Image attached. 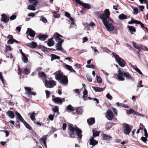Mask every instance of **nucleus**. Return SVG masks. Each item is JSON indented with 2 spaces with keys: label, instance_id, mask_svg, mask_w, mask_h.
<instances>
[{
  "label": "nucleus",
  "instance_id": "nucleus-18",
  "mask_svg": "<svg viewBox=\"0 0 148 148\" xmlns=\"http://www.w3.org/2000/svg\"><path fill=\"white\" fill-rule=\"evenodd\" d=\"M26 45L27 46L31 48H35L36 47L37 44L36 42H32L31 43H30L27 44Z\"/></svg>",
  "mask_w": 148,
  "mask_h": 148
},
{
  "label": "nucleus",
  "instance_id": "nucleus-29",
  "mask_svg": "<svg viewBox=\"0 0 148 148\" xmlns=\"http://www.w3.org/2000/svg\"><path fill=\"white\" fill-rule=\"evenodd\" d=\"M92 88L96 92H99L102 91L104 89L103 88L100 87H96L94 86H92Z\"/></svg>",
  "mask_w": 148,
  "mask_h": 148
},
{
  "label": "nucleus",
  "instance_id": "nucleus-64",
  "mask_svg": "<svg viewBox=\"0 0 148 148\" xmlns=\"http://www.w3.org/2000/svg\"><path fill=\"white\" fill-rule=\"evenodd\" d=\"M16 17V15H12L10 17V20H13L15 19Z\"/></svg>",
  "mask_w": 148,
  "mask_h": 148
},
{
  "label": "nucleus",
  "instance_id": "nucleus-2",
  "mask_svg": "<svg viewBox=\"0 0 148 148\" xmlns=\"http://www.w3.org/2000/svg\"><path fill=\"white\" fill-rule=\"evenodd\" d=\"M68 126V134L70 137L74 138L77 135L78 138L81 140L82 136V130L77 126L73 127V125L71 124H69Z\"/></svg>",
  "mask_w": 148,
  "mask_h": 148
},
{
  "label": "nucleus",
  "instance_id": "nucleus-36",
  "mask_svg": "<svg viewBox=\"0 0 148 148\" xmlns=\"http://www.w3.org/2000/svg\"><path fill=\"white\" fill-rule=\"evenodd\" d=\"M35 5H29L28 6L27 9L29 10H34L36 9Z\"/></svg>",
  "mask_w": 148,
  "mask_h": 148
},
{
  "label": "nucleus",
  "instance_id": "nucleus-53",
  "mask_svg": "<svg viewBox=\"0 0 148 148\" xmlns=\"http://www.w3.org/2000/svg\"><path fill=\"white\" fill-rule=\"evenodd\" d=\"M45 92L46 95V98H49L50 97V92L47 90H46L45 91Z\"/></svg>",
  "mask_w": 148,
  "mask_h": 148
},
{
  "label": "nucleus",
  "instance_id": "nucleus-33",
  "mask_svg": "<svg viewBox=\"0 0 148 148\" xmlns=\"http://www.w3.org/2000/svg\"><path fill=\"white\" fill-rule=\"evenodd\" d=\"M93 132V137L94 138V137H95L97 136H99L100 132L97 131H95L94 130H93L92 131Z\"/></svg>",
  "mask_w": 148,
  "mask_h": 148
},
{
  "label": "nucleus",
  "instance_id": "nucleus-24",
  "mask_svg": "<svg viewBox=\"0 0 148 148\" xmlns=\"http://www.w3.org/2000/svg\"><path fill=\"white\" fill-rule=\"evenodd\" d=\"M83 92V98L84 101H86L87 99V97L88 95V91L85 88Z\"/></svg>",
  "mask_w": 148,
  "mask_h": 148
},
{
  "label": "nucleus",
  "instance_id": "nucleus-51",
  "mask_svg": "<svg viewBox=\"0 0 148 148\" xmlns=\"http://www.w3.org/2000/svg\"><path fill=\"white\" fill-rule=\"evenodd\" d=\"M101 13V12H98V11H96L94 13V14L95 16L98 17H100V14Z\"/></svg>",
  "mask_w": 148,
  "mask_h": 148
},
{
  "label": "nucleus",
  "instance_id": "nucleus-57",
  "mask_svg": "<svg viewBox=\"0 0 148 148\" xmlns=\"http://www.w3.org/2000/svg\"><path fill=\"white\" fill-rule=\"evenodd\" d=\"M137 24H140L141 27L143 29L145 27L144 24L139 21H138Z\"/></svg>",
  "mask_w": 148,
  "mask_h": 148
},
{
  "label": "nucleus",
  "instance_id": "nucleus-27",
  "mask_svg": "<svg viewBox=\"0 0 148 148\" xmlns=\"http://www.w3.org/2000/svg\"><path fill=\"white\" fill-rule=\"evenodd\" d=\"M8 116L11 118H14L15 117V115L14 112L12 111L8 110L6 113Z\"/></svg>",
  "mask_w": 148,
  "mask_h": 148
},
{
  "label": "nucleus",
  "instance_id": "nucleus-46",
  "mask_svg": "<svg viewBox=\"0 0 148 148\" xmlns=\"http://www.w3.org/2000/svg\"><path fill=\"white\" fill-rule=\"evenodd\" d=\"M86 26L87 27L88 29H89V28H90V27H93L95 26V24L93 22H92L90 23V24H86Z\"/></svg>",
  "mask_w": 148,
  "mask_h": 148
},
{
  "label": "nucleus",
  "instance_id": "nucleus-58",
  "mask_svg": "<svg viewBox=\"0 0 148 148\" xmlns=\"http://www.w3.org/2000/svg\"><path fill=\"white\" fill-rule=\"evenodd\" d=\"M0 79H1L3 83L4 84V79H3L2 73L1 72H0Z\"/></svg>",
  "mask_w": 148,
  "mask_h": 148
},
{
  "label": "nucleus",
  "instance_id": "nucleus-22",
  "mask_svg": "<svg viewBox=\"0 0 148 148\" xmlns=\"http://www.w3.org/2000/svg\"><path fill=\"white\" fill-rule=\"evenodd\" d=\"M65 67L71 72L76 73V71L73 69V68L71 66L67 64H65Z\"/></svg>",
  "mask_w": 148,
  "mask_h": 148
},
{
  "label": "nucleus",
  "instance_id": "nucleus-26",
  "mask_svg": "<svg viewBox=\"0 0 148 148\" xmlns=\"http://www.w3.org/2000/svg\"><path fill=\"white\" fill-rule=\"evenodd\" d=\"M127 27L130 31L131 34H134L133 32L134 33L136 31V29L134 28V26H131L128 25Z\"/></svg>",
  "mask_w": 148,
  "mask_h": 148
},
{
  "label": "nucleus",
  "instance_id": "nucleus-11",
  "mask_svg": "<svg viewBox=\"0 0 148 148\" xmlns=\"http://www.w3.org/2000/svg\"><path fill=\"white\" fill-rule=\"evenodd\" d=\"M24 88L26 91V93L28 95H36V92L32 91L31 88L30 87H25Z\"/></svg>",
  "mask_w": 148,
  "mask_h": 148
},
{
  "label": "nucleus",
  "instance_id": "nucleus-54",
  "mask_svg": "<svg viewBox=\"0 0 148 148\" xmlns=\"http://www.w3.org/2000/svg\"><path fill=\"white\" fill-rule=\"evenodd\" d=\"M18 74L19 75H21L22 74V71L21 68H20L19 66H18Z\"/></svg>",
  "mask_w": 148,
  "mask_h": 148
},
{
  "label": "nucleus",
  "instance_id": "nucleus-37",
  "mask_svg": "<svg viewBox=\"0 0 148 148\" xmlns=\"http://www.w3.org/2000/svg\"><path fill=\"white\" fill-rule=\"evenodd\" d=\"M24 125H25L26 127L27 128V129H28L29 130L31 131L32 130H33L32 127L26 122L24 124Z\"/></svg>",
  "mask_w": 148,
  "mask_h": 148
},
{
  "label": "nucleus",
  "instance_id": "nucleus-30",
  "mask_svg": "<svg viewBox=\"0 0 148 148\" xmlns=\"http://www.w3.org/2000/svg\"><path fill=\"white\" fill-rule=\"evenodd\" d=\"M51 60L53 61L55 59H58L59 60L60 59V57L57 56L56 55L53 54H51Z\"/></svg>",
  "mask_w": 148,
  "mask_h": 148
},
{
  "label": "nucleus",
  "instance_id": "nucleus-13",
  "mask_svg": "<svg viewBox=\"0 0 148 148\" xmlns=\"http://www.w3.org/2000/svg\"><path fill=\"white\" fill-rule=\"evenodd\" d=\"M107 113L106 117L107 119L109 120L112 119L114 117L112 112L110 110H108L107 111Z\"/></svg>",
  "mask_w": 148,
  "mask_h": 148
},
{
  "label": "nucleus",
  "instance_id": "nucleus-28",
  "mask_svg": "<svg viewBox=\"0 0 148 148\" xmlns=\"http://www.w3.org/2000/svg\"><path fill=\"white\" fill-rule=\"evenodd\" d=\"M119 19L120 20H123L127 18V16L125 14H122L119 15Z\"/></svg>",
  "mask_w": 148,
  "mask_h": 148
},
{
  "label": "nucleus",
  "instance_id": "nucleus-63",
  "mask_svg": "<svg viewBox=\"0 0 148 148\" xmlns=\"http://www.w3.org/2000/svg\"><path fill=\"white\" fill-rule=\"evenodd\" d=\"M147 137L142 136L141 138V140L143 142H145L147 140Z\"/></svg>",
  "mask_w": 148,
  "mask_h": 148
},
{
  "label": "nucleus",
  "instance_id": "nucleus-9",
  "mask_svg": "<svg viewBox=\"0 0 148 148\" xmlns=\"http://www.w3.org/2000/svg\"><path fill=\"white\" fill-rule=\"evenodd\" d=\"M53 37L56 42H63L64 41V40L61 38H63V36L57 32L55 33L53 35Z\"/></svg>",
  "mask_w": 148,
  "mask_h": 148
},
{
  "label": "nucleus",
  "instance_id": "nucleus-49",
  "mask_svg": "<svg viewBox=\"0 0 148 148\" xmlns=\"http://www.w3.org/2000/svg\"><path fill=\"white\" fill-rule=\"evenodd\" d=\"M53 17L55 18H58L60 16V15L56 13V12H53Z\"/></svg>",
  "mask_w": 148,
  "mask_h": 148
},
{
  "label": "nucleus",
  "instance_id": "nucleus-39",
  "mask_svg": "<svg viewBox=\"0 0 148 148\" xmlns=\"http://www.w3.org/2000/svg\"><path fill=\"white\" fill-rule=\"evenodd\" d=\"M53 111L54 112H57L59 113V108L57 106H55L54 107L52 108Z\"/></svg>",
  "mask_w": 148,
  "mask_h": 148
},
{
  "label": "nucleus",
  "instance_id": "nucleus-5",
  "mask_svg": "<svg viewBox=\"0 0 148 148\" xmlns=\"http://www.w3.org/2000/svg\"><path fill=\"white\" fill-rule=\"evenodd\" d=\"M112 55L114 57L116 62L120 66L122 67L125 66L126 62L124 60L121 58L118 55L114 52L112 53Z\"/></svg>",
  "mask_w": 148,
  "mask_h": 148
},
{
  "label": "nucleus",
  "instance_id": "nucleus-40",
  "mask_svg": "<svg viewBox=\"0 0 148 148\" xmlns=\"http://www.w3.org/2000/svg\"><path fill=\"white\" fill-rule=\"evenodd\" d=\"M112 123L110 122H109L107 123L106 125V128L108 130L110 129L112 127Z\"/></svg>",
  "mask_w": 148,
  "mask_h": 148
},
{
  "label": "nucleus",
  "instance_id": "nucleus-6",
  "mask_svg": "<svg viewBox=\"0 0 148 148\" xmlns=\"http://www.w3.org/2000/svg\"><path fill=\"white\" fill-rule=\"evenodd\" d=\"M35 34V32L32 29L28 28L26 32L27 38L30 40H33Z\"/></svg>",
  "mask_w": 148,
  "mask_h": 148
},
{
  "label": "nucleus",
  "instance_id": "nucleus-41",
  "mask_svg": "<svg viewBox=\"0 0 148 148\" xmlns=\"http://www.w3.org/2000/svg\"><path fill=\"white\" fill-rule=\"evenodd\" d=\"M66 109L71 112H73L74 111L73 107L71 105H69L67 106Z\"/></svg>",
  "mask_w": 148,
  "mask_h": 148
},
{
  "label": "nucleus",
  "instance_id": "nucleus-7",
  "mask_svg": "<svg viewBox=\"0 0 148 148\" xmlns=\"http://www.w3.org/2000/svg\"><path fill=\"white\" fill-rule=\"evenodd\" d=\"M45 86L47 88H51L55 86L56 83L55 81L53 80H50L49 82H48L46 80V81H45Z\"/></svg>",
  "mask_w": 148,
  "mask_h": 148
},
{
  "label": "nucleus",
  "instance_id": "nucleus-48",
  "mask_svg": "<svg viewBox=\"0 0 148 148\" xmlns=\"http://www.w3.org/2000/svg\"><path fill=\"white\" fill-rule=\"evenodd\" d=\"M40 20L44 23H46L47 22V20L46 18L43 16L40 17Z\"/></svg>",
  "mask_w": 148,
  "mask_h": 148
},
{
  "label": "nucleus",
  "instance_id": "nucleus-12",
  "mask_svg": "<svg viewBox=\"0 0 148 148\" xmlns=\"http://www.w3.org/2000/svg\"><path fill=\"white\" fill-rule=\"evenodd\" d=\"M38 75L40 78L42 79L43 82L47 80V75L44 72L41 71L38 73Z\"/></svg>",
  "mask_w": 148,
  "mask_h": 148
},
{
  "label": "nucleus",
  "instance_id": "nucleus-55",
  "mask_svg": "<svg viewBox=\"0 0 148 148\" xmlns=\"http://www.w3.org/2000/svg\"><path fill=\"white\" fill-rule=\"evenodd\" d=\"M142 81L141 80L138 83L137 85V87H143V85L142 84Z\"/></svg>",
  "mask_w": 148,
  "mask_h": 148
},
{
  "label": "nucleus",
  "instance_id": "nucleus-4",
  "mask_svg": "<svg viewBox=\"0 0 148 148\" xmlns=\"http://www.w3.org/2000/svg\"><path fill=\"white\" fill-rule=\"evenodd\" d=\"M55 78L56 80L60 81V82L64 86H66L68 83L67 77L63 74V73L57 74L55 75Z\"/></svg>",
  "mask_w": 148,
  "mask_h": 148
},
{
  "label": "nucleus",
  "instance_id": "nucleus-1",
  "mask_svg": "<svg viewBox=\"0 0 148 148\" xmlns=\"http://www.w3.org/2000/svg\"><path fill=\"white\" fill-rule=\"evenodd\" d=\"M100 18L102 20L104 25L108 31L111 32L114 29V27L112 24L114 21L110 17V12L108 9H106L104 13L100 14Z\"/></svg>",
  "mask_w": 148,
  "mask_h": 148
},
{
  "label": "nucleus",
  "instance_id": "nucleus-38",
  "mask_svg": "<svg viewBox=\"0 0 148 148\" xmlns=\"http://www.w3.org/2000/svg\"><path fill=\"white\" fill-rule=\"evenodd\" d=\"M30 70L28 68L24 69L23 71V73L25 75H28L30 73Z\"/></svg>",
  "mask_w": 148,
  "mask_h": 148
},
{
  "label": "nucleus",
  "instance_id": "nucleus-21",
  "mask_svg": "<svg viewBox=\"0 0 148 148\" xmlns=\"http://www.w3.org/2000/svg\"><path fill=\"white\" fill-rule=\"evenodd\" d=\"M53 38L52 37L48 40L47 45L51 47L53 46L54 45V41L53 40Z\"/></svg>",
  "mask_w": 148,
  "mask_h": 148
},
{
  "label": "nucleus",
  "instance_id": "nucleus-47",
  "mask_svg": "<svg viewBox=\"0 0 148 148\" xmlns=\"http://www.w3.org/2000/svg\"><path fill=\"white\" fill-rule=\"evenodd\" d=\"M135 112L136 111L134 109L130 108L129 110L128 113L129 114H134Z\"/></svg>",
  "mask_w": 148,
  "mask_h": 148
},
{
  "label": "nucleus",
  "instance_id": "nucleus-25",
  "mask_svg": "<svg viewBox=\"0 0 148 148\" xmlns=\"http://www.w3.org/2000/svg\"><path fill=\"white\" fill-rule=\"evenodd\" d=\"M81 5L83 6L84 8H86L88 9L91 8V7L90 5L88 3H85L82 2L81 4Z\"/></svg>",
  "mask_w": 148,
  "mask_h": 148
},
{
  "label": "nucleus",
  "instance_id": "nucleus-42",
  "mask_svg": "<svg viewBox=\"0 0 148 148\" xmlns=\"http://www.w3.org/2000/svg\"><path fill=\"white\" fill-rule=\"evenodd\" d=\"M22 60L25 63H27L28 61V58L25 56L24 55L22 56Z\"/></svg>",
  "mask_w": 148,
  "mask_h": 148
},
{
  "label": "nucleus",
  "instance_id": "nucleus-61",
  "mask_svg": "<svg viewBox=\"0 0 148 148\" xmlns=\"http://www.w3.org/2000/svg\"><path fill=\"white\" fill-rule=\"evenodd\" d=\"M131 20L132 22L133 23H136L137 24L138 21L134 19L133 17L131 18Z\"/></svg>",
  "mask_w": 148,
  "mask_h": 148
},
{
  "label": "nucleus",
  "instance_id": "nucleus-45",
  "mask_svg": "<svg viewBox=\"0 0 148 148\" xmlns=\"http://www.w3.org/2000/svg\"><path fill=\"white\" fill-rule=\"evenodd\" d=\"M133 68L139 74H140L141 75H143V73L141 72L140 69L137 67V66H136L135 67H134Z\"/></svg>",
  "mask_w": 148,
  "mask_h": 148
},
{
  "label": "nucleus",
  "instance_id": "nucleus-31",
  "mask_svg": "<svg viewBox=\"0 0 148 148\" xmlns=\"http://www.w3.org/2000/svg\"><path fill=\"white\" fill-rule=\"evenodd\" d=\"M76 111L79 114H81L83 112V110L81 107H77L76 109Z\"/></svg>",
  "mask_w": 148,
  "mask_h": 148
},
{
  "label": "nucleus",
  "instance_id": "nucleus-56",
  "mask_svg": "<svg viewBox=\"0 0 148 148\" xmlns=\"http://www.w3.org/2000/svg\"><path fill=\"white\" fill-rule=\"evenodd\" d=\"M54 114L53 115L50 114L48 118L51 121H53L54 118Z\"/></svg>",
  "mask_w": 148,
  "mask_h": 148
},
{
  "label": "nucleus",
  "instance_id": "nucleus-16",
  "mask_svg": "<svg viewBox=\"0 0 148 148\" xmlns=\"http://www.w3.org/2000/svg\"><path fill=\"white\" fill-rule=\"evenodd\" d=\"M87 122L89 125H92L95 122V119L94 117L90 118L87 119Z\"/></svg>",
  "mask_w": 148,
  "mask_h": 148
},
{
  "label": "nucleus",
  "instance_id": "nucleus-32",
  "mask_svg": "<svg viewBox=\"0 0 148 148\" xmlns=\"http://www.w3.org/2000/svg\"><path fill=\"white\" fill-rule=\"evenodd\" d=\"M133 46L135 48L138 50V52L137 53L139 54V52L140 51V47L142 46H139L138 45L136 44L135 43L133 44Z\"/></svg>",
  "mask_w": 148,
  "mask_h": 148
},
{
  "label": "nucleus",
  "instance_id": "nucleus-14",
  "mask_svg": "<svg viewBox=\"0 0 148 148\" xmlns=\"http://www.w3.org/2000/svg\"><path fill=\"white\" fill-rule=\"evenodd\" d=\"M53 101L55 103L61 104L62 103V101L59 97H56L52 99Z\"/></svg>",
  "mask_w": 148,
  "mask_h": 148
},
{
  "label": "nucleus",
  "instance_id": "nucleus-19",
  "mask_svg": "<svg viewBox=\"0 0 148 148\" xmlns=\"http://www.w3.org/2000/svg\"><path fill=\"white\" fill-rule=\"evenodd\" d=\"M102 138L104 140H112V137L110 136L105 134H102Z\"/></svg>",
  "mask_w": 148,
  "mask_h": 148
},
{
  "label": "nucleus",
  "instance_id": "nucleus-50",
  "mask_svg": "<svg viewBox=\"0 0 148 148\" xmlns=\"http://www.w3.org/2000/svg\"><path fill=\"white\" fill-rule=\"evenodd\" d=\"M86 67L89 68H92L95 69V66L93 64H91L90 65L87 64L86 65Z\"/></svg>",
  "mask_w": 148,
  "mask_h": 148
},
{
  "label": "nucleus",
  "instance_id": "nucleus-8",
  "mask_svg": "<svg viewBox=\"0 0 148 148\" xmlns=\"http://www.w3.org/2000/svg\"><path fill=\"white\" fill-rule=\"evenodd\" d=\"M132 125L125 124L124 127V134L126 135L129 134L132 129Z\"/></svg>",
  "mask_w": 148,
  "mask_h": 148
},
{
  "label": "nucleus",
  "instance_id": "nucleus-44",
  "mask_svg": "<svg viewBox=\"0 0 148 148\" xmlns=\"http://www.w3.org/2000/svg\"><path fill=\"white\" fill-rule=\"evenodd\" d=\"M30 3H33V5H36L38 3V0H29Z\"/></svg>",
  "mask_w": 148,
  "mask_h": 148
},
{
  "label": "nucleus",
  "instance_id": "nucleus-43",
  "mask_svg": "<svg viewBox=\"0 0 148 148\" xmlns=\"http://www.w3.org/2000/svg\"><path fill=\"white\" fill-rule=\"evenodd\" d=\"M96 78H97V82L98 83L101 84L102 82V80L101 78V77L97 75L96 76Z\"/></svg>",
  "mask_w": 148,
  "mask_h": 148
},
{
  "label": "nucleus",
  "instance_id": "nucleus-34",
  "mask_svg": "<svg viewBox=\"0 0 148 148\" xmlns=\"http://www.w3.org/2000/svg\"><path fill=\"white\" fill-rule=\"evenodd\" d=\"M29 114H31L30 116V119L34 122L35 121V120H36V118L35 117V113L34 112H33L32 113H32H29Z\"/></svg>",
  "mask_w": 148,
  "mask_h": 148
},
{
  "label": "nucleus",
  "instance_id": "nucleus-3",
  "mask_svg": "<svg viewBox=\"0 0 148 148\" xmlns=\"http://www.w3.org/2000/svg\"><path fill=\"white\" fill-rule=\"evenodd\" d=\"M117 78L119 81H124L125 79L123 76L125 77L126 79L133 81L134 79L133 77L128 72H125L123 69L119 68L118 71Z\"/></svg>",
  "mask_w": 148,
  "mask_h": 148
},
{
  "label": "nucleus",
  "instance_id": "nucleus-20",
  "mask_svg": "<svg viewBox=\"0 0 148 148\" xmlns=\"http://www.w3.org/2000/svg\"><path fill=\"white\" fill-rule=\"evenodd\" d=\"M39 39L41 40H45L48 37V36L46 34H40L38 35Z\"/></svg>",
  "mask_w": 148,
  "mask_h": 148
},
{
  "label": "nucleus",
  "instance_id": "nucleus-62",
  "mask_svg": "<svg viewBox=\"0 0 148 148\" xmlns=\"http://www.w3.org/2000/svg\"><path fill=\"white\" fill-rule=\"evenodd\" d=\"M0 131L1 132H4L6 134L5 136L6 137H8L9 135V132L7 130H1Z\"/></svg>",
  "mask_w": 148,
  "mask_h": 148
},
{
  "label": "nucleus",
  "instance_id": "nucleus-35",
  "mask_svg": "<svg viewBox=\"0 0 148 148\" xmlns=\"http://www.w3.org/2000/svg\"><path fill=\"white\" fill-rule=\"evenodd\" d=\"M40 48L42 50L44 51H50L51 49L50 48H48L45 47L43 46H40Z\"/></svg>",
  "mask_w": 148,
  "mask_h": 148
},
{
  "label": "nucleus",
  "instance_id": "nucleus-60",
  "mask_svg": "<svg viewBox=\"0 0 148 148\" xmlns=\"http://www.w3.org/2000/svg\"><path fill=\"white\" fill-rule=\"evenodd\" d=\"M14 39H9L8 41V42L11 44H13L14 42Z\"/></svg>",
  "mask_w": 148,
  "mask_h": 148
},
{
  "label": "nucleus",
  "instance_id": "nucleus-10",
  "mask_svg": "<svg viewBox=\"0 0 148 148\" xmlns=\"http://www.w3.org/2000/svg\"><path fill=\"white\" fill-rule=\"evenodd\" d=\"M47 136V135L44 136L40 140V142L41 144L42 145L43 147H45L46 148H47L46 140Z\"/></svg>",
  "mask_w": 148,
  "mask_h": 148
},
{
  "label": "nucleus",
  "instance_id": "nucleus-52",
  "mask_svg": "<svg viewBox=\"0 0 148 148\" xmlns=\"http://www.w3.org/2000/svg\"><path fill=\"white\" fill-rule=\"evenodd\" d=\"M134 12L133 14H137L138 13V10L137 8H135L133 9Z\"/></svg>",
  "mask_w": 148,
  "mask_h": 148
},
{
  "label": "nucleus",
  "instance_id": "nucleus-23",
  "mask_svg": "<svg viewBox=\"0 0 148 148\" xmlns=\"http://www.w3.org/2000/svg\"><path fill=\"white\" fill-rule=\"evenodd\" d=\"M62 42H58L56 45V48L57 50H62Z\"/></svg>",
  "mask_w": 148,
  "mask_h": 148
},
{
  "label": "nucleus",
  "instance_id": "nucleus-15",
  "mask_svg": "<svg viewBox=\"0 0 148 148\" xmlns=\"http://www.w3.org/2000/svg\"><path fill=\"white\" fill-rule=\"evenodd\" d=\"M1 21L3 22L6 23L8 22L9 21V17L5 14H3L2 15Z\"/></svg>",
  "mask_w": 148,
  "mask_h": 148
},
{
  "label": "nucleus",
  "instance_id": "nucleus-17",
  "mask_svg": "<svg viewBox=\"0 0 148 148\" xmlns=\"http://www.w3.org/2000/svg\"><path fill=\"white\" fill-rule=\"evenodd\" d=\"M98 143V141L94 140L93 137H92L90 138L89 143L90 145L94 146L97 144Z\"/></svg>",
  "mask_w": 148,
  "mask_h": 148
},
{
  "label": "nucleus",
  "instance_id": "nucleus-59",
  "mask_svg": "<svg viewBox=\"0 0 148 148\" xmlns=\"http://www.w3.org/2000/svg\"><path fill=\"white\" fill-rule=\"evenodd\" d=\"M106 97L109 99L111 100L112 99V96L109 93L107 94L106 95Z\"/></svg>",
  "mask_w": 148,
  "mask_h": 148
}]
</instances>
